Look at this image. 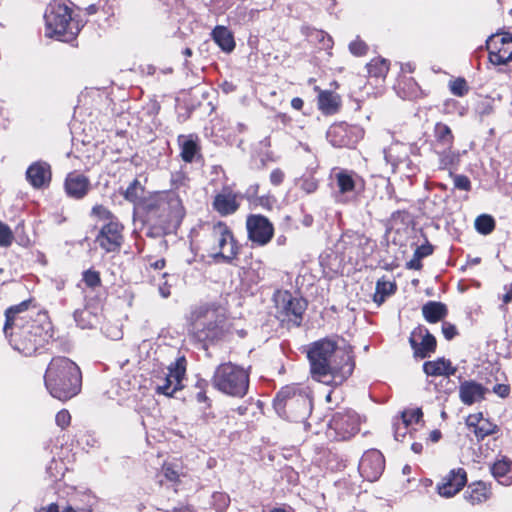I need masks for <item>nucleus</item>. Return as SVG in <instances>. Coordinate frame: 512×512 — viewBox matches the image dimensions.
Returning <instances> with one entry per match:
<instances>
[{
    "instance_id": "24",
    "label": "nucleus",
    "mask_w": 512,
    "mask_h": 512,
    "mask_svg": "<svg viewBox=\"0 0 512 512\" xmlns=\"http://www.w3.org/2000/svg\"><path fill=\"white\" fill-rule=\"evenodd\" d=\"M299 394L302 395V400L300 401V397L294 396L291 400L284 402L283 404H280L283 406V411H276L279 415L285 416V417H292V416H304L306 412L308 411L311 399L309 397V392L307 387L302 386V388L299 390Z\"/></svg>"
},
{
    "instance_id": "12",
    "label": "nucleus",
    "mask_w": 512,
    "mask_h": 512,
    "mask_svg": "<svg viewBox=\"0 0 512 512\" xmlns=\"http://www.w3.org/2000/svg\"><path fill=\"white\" fill-rule=\"evenodd\" d=\"M364 131L357 125L347 122H335L331 124L326 132L328 142L335 148H355L363 138Z\"/></svg>"
},
{
    "instance_id": "30",
    "label": "nucleus",
    "mask_w": 512,
    "mask_h": 512,
    "mask_svg": "<svg viewBox=\"0 0 512 512\" xmlns=\"http://www.w3.org/2000/svg\"><path fill=\"white\" fill-rule=\"evenodd\" d=\"M396 93L404 100H417L423 97V91L417 81L410 76H400L395 85Z\"/></svg>"
},
{
    "instance_id": "53",
    "label": "nucleus",
    "mask_w": 512,
    "mask_h": 512,
    "mask_svg": "<svg viewBox=\"0 0 512 512\" xmlns=\"http://www.w3.org/2000/svg\"><path fill=\"white\" fill-rule=\"evenodd\" d=\"M14 241V233L10 226L0 220V247L8 248Z\"/></svg>"
},
{
    "instance_id": "41",
    "label": "nucleus",
    "mask_w": 512,
    "mask_h": 512,
    "mask_svg": "<svg viewBox=\"0 0 512 512\" xmlns=\"http://www.w3.org/2000/svg\"><path fill=\"white\" fill-rule=\"evenodd\" d=\"M161 475L166 482L171 483L173 486H178L181 483V468L171 462H164L160 470Z\"/></svg>"
},
{
    "instance_id": "49",
    "label": "nucleus",
    "mask_w": 512,
    "mask_h": 512,
    "mask_svg": "<svg viewBox=\"0 0 512 512\" xmlns=\"http://www.w3.org/2000/svg\"><path fill=\"white\" fill-rule=\"evenodd\" d=\"M423 412L421 408L404 410L401 413V422L404 428H407L412 423H419L422 420Z\"/></svg>"
},
{
    "instance_id": "16",
    "label": "nucleus",
    "mask_w": 512,
    "mask_h": 512,
    "mask_svg": "<svg viewBox=\"0 0 512 512\" xmlns=\"http://www.w3.org/2000/svg\"><path fill=\"white\" fill-rule=\"evenodd\" d=\"M409 344L413 350V356L420 359L430 357L437 349L435 336L423 325H418L412 330Z\"/></svg>"
},
{
    "instance_id": "39",
    "label": "nucleus",
    "mask_w": 512,
    "mask_h": 512,
    "mask_svg": "<svg viewBox=\"0 0 512 512\" xmlns=\"http://www.w3.org/2000/svg\"><path fill=\"white\" fill-rule=\"evenodd\" d=\"M92 497L87 494L74 498L61 512H93Z\"/></svg>"
},
{
    "instance_id": "4",
    "label": "nucleus",
    "mask_w": 512,
    "mask_h": 512,
    "mask_svg": "<svg viewBox=\"0 0 512 512\" xmlns=\"http://www.w3.org/2000/svg\"><path fill=\"white\" fill-rule=\"evenodd\" d=\"M140 214L150 231L160 236L175 233L179 229L186 209L178 193L159 190L146 195Z\"/></svg>"
},
{
    "instance_id": "26",
    "label": "nucleus",
    "mask_w": 512,
    "mask_h": 512,
    "mask_svg": "<svg viewBox=\"0 0 512 512\" xmlns=\"http://www.w3.org/2000/svg\"><path fill=\"white\" fill-rule=\"evenodd\" d=\"M317 93V107L323 115L329 116L339 112L342 100L341 96L331 90H322L319 86L314 87Z\"/></svg>"
},
{
    "instance_id": "15",
    "label": "nucleus",
    "mask_w": 512,
    "mask_h": 512,
    "mask_svg": "<svg viewBox=\"0 0 512 512\" xmlns=\"http://www.w3.org/2000/svg\"><path fill=\"white\" fill-rule=\"evenodd\" d=\"M467 482V471L463 467H457L441 476L435 490L439 496L448 499L457 495L467 485Z\"/></svg>"
},
{
    "instance_id": "28",
    "label": "nucleus",
    "mask_w": 512,
    "mask_h": 512,
    "mask_svg": "<svg viewBox=\"0 0 512 512\" xmlns=\"http://www.w3.org/2000/svg\"><path fill=\"white\" fill-rule=\"evenodd\" d=\"M486 388L474 381L465 380L459 386V398L465 405H473L485 398Z\"/></svg>"
},
{
    "instance_id": "61",
    "label": "nucleus",
    "mask_w": 512,
    "mask_h": 512,
    "mask_svg": "<svg viewBox=\"0 0 512 512\" xmlns=\"http://www.w3.org/2000/svg\"><path fill=\"white\" fill-rule=\"evenodd\" d=\"M477 110L481 116H487L494 111V107L490 101L484 100L477 105Z\"/></svg>"
},
{
    "instance_id": "42",
    "label": "nucleus",
    "mask_w": 512,
    "mask_h": 512,
    "mask_svg": "<svg viewBox=\"0 0 512 512\" xmlns=\"http://www.w3.org/2000/svg\"><path fill=\"white\" fill-rule=\"evenodd\" d=\"M186 364L187 361L185 357L182 356L168 367L169 373L167 375L179 385H183L182 381L186 374Z\"/></svg>"
},
{
    "instance_id": "54",
    "label": "nucleus",
    "mask_w": 512,
    "mask_h": 512,
    "mask_svg": "<svg viewBox=\"0 0 512 512\" xmlns=\"http://www.w3.org/2000/svg\"><path fill=\"white\" fill-rule=\"evenodd\" d=\"M300 189L305 194L315 193L319 188V181L314 176H303L299 182Z\"/></svg>"
},
{
    "instance_id": "2",
    "label": "nucleus",
    "mask_w": 512,
    "mask_h": 512,
    "mask_svg": "<svg viewBox=\"0 0 512 512\" xmlns=\"http://www.w3.org/2000/svg\"><path fill=\"white\" fill-rule=\"evenodd\" d=\"M311 378L331 387L341 386L353 374L354 357L340 351L336 340L325 337L312 342L307 351Z\"/></svg>"
},
{
    "instance_id": "32",
    "label": "nucleus",
    "mask_w": 512,
    "mask_h": 512,
    "mask_svg": "<svg viewBox=\"0 0 512 512\" xmlns=\"http://www.w3.org/2000/svg\"><path fill=\"white\" fill-rule=\"evenodd\" d=\"M421 310L424 319L432 324L442 321L448 315L446 304L439 301H428Z\"/></svg>"
},
{
    "instance_id": "64",
    "label": "nucleus",
    "mask_w": 512,
    "mask_h": 512,
    "mask_svg": "<svg viewBox=\"0 0 512 512\" xmlns=\"http://www.w3.org/2000/svg\"><path fill=\"white\" fill-rule=\"evenodd\" d=\"M259 189L260 185L258 183L250 185L246 191L248 198L255 200L257 197H259Z\"/></svg>"
},
{
    "instance_id": "59",
    "label": "nucleus",
    "mask_w": 512,
    "mask_h": 512,
    "mask_svg": "<svg viewBox=\"0 0 512 512\" xmlns=\"http://www.w3.org/2000/svg\"><path fill=\"white\" fill-rule=\"evenodd\" d=\"M442 333L446 340H452L456 335H458V330L456 326L450 322L444 321L442 323Z\"/></svg>"
},
{
    "instance_id": "14",
    "label": "nucleus",
    "mask_w": 512,
    "mask_h": 512,
    "mask_svg": "<svg viewBox=\"0 0 512 512\" xmlns=\"http://www.w3.org/2000/svg\"><path fill=\"white\" fill-rule=\"evenodd\" d=\"M124 225L117 219L104 223L98 235L96 242L107 253L118 252L124 243Z\"/></svg>"
},
{
    "instance_id": "23",
    "label": "nucleus",
    "mask_w": 512,
    "mask_h": 512,
    "mask_svg": "<svg viewBox=\"0 0 512 512\" xmlns=\"http://www.w3.org/2000/svg\"><path fill=\"white\" fill-rule=\"evenodd\" d=\"M332 176L336 184L337 194L340 196L353 193L359 182L364 186L363 178L353 170L335 168Z\"/></svg>"
},
{
    "instance_id": "21",
    "label": "nucleus",
    "mask_w": 512,
    "mask_h": 512,
    "mask_svg": "<svg viewBox=\"0 0 512 512\" xmlns=\"http://www.w3.org/2000/svg\"><path fill=\"white\" fill-rule=\"evenodd\" d=\"M90 188V179L77 171L68 173L64 180L66 195L75 200L83 199L89 193Z\"/></svg>"
},
{
    "instance_id": "48",
    "label": "nucleus",
    "mask_w": 512,
    "mask_h": 512,
    "mask_svg": "<svg viewBox=\"0 0 512 512\" xmlns=\"http://www.w3.org/2000/svg\"><path fill=\"white\" fill-rule=\"evenodd\" d=\"M450 92L457 97H464L468 94L470 87L463 77L449 81Z\"/></svg>"
},
{
    "instance_id": "47",
    "label": "nucleus",
    "mask_w": 512,
    "mask_h": 512,
    "mask_svg": "<svg viewBox=\"0 0 512 512\" xmlns=\"http://www.w3.org/2000/svg\"><path fill=\"white\" fill-rule=\"evenodd\" d=\"M183 385L174 382L168 375L163 379V383L158 385L156 392L168 397H172L177 391L183 389Z\"/></svg>"
},
{
    "instance_id": "55",
    "label": "nucleus",
    "mask_w": 512,
    "mask_h": 512,
    "mask_svg": "<svg viewBox=\"0 0 512 512\" xmlns=\"http://www.w3.org/2000/svg\"><path fill=\"white\" fill-rule=\"evenodd\" d=\"M14 241L23 248H30L33 241L29 235L24 231V224L20 223L16 227V234H14Z\"/></svg>"
},
{
    "instance_id": "31",
    "label": "nucleus",
    "mask_w": 512,
    "mask_h": 512,
    "mask_svg": "<svg viewBox=\"0 0 512 512\" xmlns=\"http://www.w3.org/2000/svg\"><path fill=\"white\" fill-rule=\"evenodd\" d=\"M145 186L138 178L129 183L127 188L121 192L126 201L132 203L139 212L142 210V203L146 200Z\"/></svg>"
},
{
    "instance_id": "38",
    "label": "nucleus",
    "mask_w": 512,
    "mask_h": 512,
    "mask_svg": "<svg viewBox=\"0 0 512 512\" xmlns=\"http://www.w3.org/2000/svg\"><path fill=\"white\" fill-rule=\"evenodd\" d=\"M434 137L437 145L441 146L443 149L453 147L454 135L447 124L437 122L434 126Z\"/></svg>"
},
{
    "instance_id": "58",
    "label": "nucleus",
    "mask_w": 512,
    "mask_h": 512,
    "mask_svg": "<svg viewBox=\"0 0 512 512\" xmlns=\"http://www.w3.org/2000/svg\"><path fill=\"white\" fill-rule=\"evenodd\" d=\"M208 383L205 379H200L196 382V387L199 391L196 394V400L200 403L207 402L209 399L206 394Z\"/></svg>"
},
{
    "instance_id": "62",
    "label": "nucleus",
    "mask_w": 512,
    "mask_h": 512,
    "mask_svg": "<svg viewBox=\"0 0 512 512\" xmlns=\"http://www.w3.org/2000/svg\"><path fill=\"white\" fill-rule=\"evenodd\" d=\"M510 385L508 384H496L493 387V392L501 398H507L510 394Z\"/></svg>"
},
{
    "instance_id": "11",
    "label": "nucleus",
    "mask_w": 512,
    "mask_h": 512,
    "mask_svg": "<svg viewBox=\"0 0 512 512\" xmlns=\"http://www.w3.org/2000/svg\"><path fill=\"white\" fill-rule=\"evenodd\" d=\"M247 239L257 247L268 245L275 235L273 222L263 214H248L245 221Z\"/></svg>"
},
{
    "instance_id": "9",
    "label": "nucleus",
    "mask_w": 512,
    "mask_h": 512,
    "mask_svg": "<svg viewBox=\"0 0 512 512\" xmlns=\"http://www.w3.org/2000/svg\"><path fill=\"white\" fill-rule=\"evenodd\" d=\"M209 242L214 259L232 264L240 254L241 245L236 239L232 229L224 221H217L210 226Z\"/></svg>"
},
{
    "instance_id": "51",
    "label": "nucleus",
    "mask_w": 512,
    "mask_h": 512,
    "mask_svg": "<svg viewBox=\"0 0 512 512\" xmlns=\"http://www.w3.org/2000/svg\"><path fill=\"white\" fill-rule=\"evenodd\" d=\"M349 51L355 57L366 56L369 52L368 44L357 36L353 41L349 43Z\"/></svg>"
},
{
    "instance_id": "60",
    "label": "nucleus",
    "mask_w": 512,
    "mask_h": 512,
    "mask_svg": "<svg viewBox=\"0 0 512 512\" xmlns=\"http://www.w3.org/2000/svg\"><path fill=\"white\" fill-rule=\"evenodd\" d=\"M270 182L274 186H279L284 182L285 173L280 168H275L272 170L269 176Z\"/></svg>"
},
{
    "instance_id": "1",
    "label": "nucleus",
    "mask_w": 512,
    "mask_h": 512,
    "mask_svg": "<svg viewBox=\"0 0 512 512\" xmlns=\"http://www.w3.org/2000/svg\"><path fill=\"white\" fill-rule=\"evenodd\" d=\"M3 333L11 348L25 357L45 352L54 340V325L34 297L6 308Z\"/></svg>"
},
{
    "instance_id": "17",
    "label": "nucleus",
    "mask_w": 512,
    "mask_h": 512,
    "mask_svg": "<svg viewBox=\"0 0 512 512\" xmlns=\"http://www.w3.org/2000/svg\"><path fill=\"white\" fill-rule=\"evenodd\" d=\"M242 196L235 192L230 186H223L217 192L211 202V207L221 217H228L235 214L241 206Z\"/></svg>"
},
{
    "instance_id": "7",
    "label": "nucleus",
    "mask_w": 512,
    "mask_h": 512,
    "mask_svg": "<svg viewBox=\"0 0 512 512\" xmlns=\"http://www.w3.org/2000/svg\"><path fill=\"white\" fill-rule=\"evenodd\" d=\"M211 383L223 394L243 398L249 389V372L232 362L221 363L216 367Z\"/></svg>"
},
{
    "instance_id": "8",
    "label": "nucleus",
    "mask_w": 512,
    "mask_h": 512,
    "mask_svg": "<svg viewBox=\"0 0 512 512\" xmlns=\"http://www.w3.org/2000/svg\"><path fill=\"white\" fill-rule=\"evenodd\" d=\"M275 317L287 328L301 326L308 301L289 290H276L273 294Z\"/></svg>"
},
{
    "instance_id": "46",
    "label": "nucleus",
    "mask_w": 512,
    "mask_h": 512,
    "mask_svg": "<svg viewBox=\"0 0 512 512\" xmlns=\"http://www.w3.org/2000/svg\"><path fill=\"white\" fill-rule=\"evenodd\" d=\"M82 281L89 289H96L102 285L100 272L92 268L83 271Z\"/></svg>"
},
{
    "instance_id": "25",
    "label": "nucleus",
    "mask_w": 512,
    "mask_h": 512,
    "mask_svg": "<svg viewBox=\"0 0 512 512\" xmlns=\"http://www.w3.org/2000/svg\"><path fill=\"white\" fill-rule=\"evenodd\" d=\"M422 370L427 377L435 379L454 376L457 372V367L453 365L450 359L438 357L434 360L425 361L422 365Z\"/></svg>"
},
{
    "instance_id": "37",
    "label": "nucleus",
    "mask_w": 512,
    "mask_h": 512,
    "mask_svg": "<svg viewBox=\"0 0 512 512\" xmlns=\"http://www.w3.org/2000/svg\"><path fill=\"white\" fill-rule=\"evenodd\" d=\"M366 68L369 77L385 79L390 70V62L382 57H374L366 64Z\"/></svg>"
},
{
    "instance_id": "33",
    "label": "nucleus",
    "mask_w": 512,
    "mask_h": 512,
    "mask_svg": "<svg viewBox=\"0 0 512 512\" xmlns=\"http://www.w3.org/2000/svg\"><path fill=\"white\" fill-rule=\"evenodd\" d=\"M214 42L222 51L230 53L235 49V40L232 32L225 26L217 25L211 33Z\"/></svg>"
},
{
    "instance_id": "10",
    "label": "nucleus",
    "mask_w": 512,
    "mask_h": 512,
    "mask_svg": "<svg viewBox=\"0 0 512 512\" xmlns=\"http://www.w3.org/2000/svg\"><path fill=\"white\" fill-rule=\"evenodd\" d=\"M360 430V419L356 412L345 410L332 415L328 423L327 434L335 441H346Z\"/></svg>"
},
{
    "instance_id": "56",
    "label": "nucleus",
    "mask_w": 512,
    "mask_h": 512,
    "mask_svg": "<svg viewBox=\"0 0 512 512\" xmlns=\"http://www.w3.org/2000/svg\"><path fill=\"white\" fill-rule=\"evenodd\" d=\"M145 260L148 263V266H146V271H149L152 269V270L161 272L166 267V259L163 257L154 259L153 256L148 255L145 257Z\"/></svg>"
},
{
    "instance_id": "50",
    "label": "nucleus",
    "mask_w": 512,
    "mask_h": 512,
    "mask_svg": "<svg viewBox=\"0 0 512 512\" xmlns=\"http://www.w3.org/2000/svg\"><path fill=\"white\" fill-rule=\"evenodd\" d=\"M189 182V177L186 172L180 170L171 174L170 178V189L175 193L183 187H187Z\"/></svg>"
},
{
    "instance_id": "36",
    "label": "nucleus",
    "mask_w": 512,
    "mask_h": 512,
    "mask_svg": "<svg viewBox=\"0 0 512 512\" xmlns=\"http://www.w3.org/2000/svg\"><path fill=\"white\" fill-rule=\"evenodd\" d=\"M397 290V285L393 281H388L385 277L378 279L376 282L375 293L373 295V301L381 306L387 297L393 295Z\"/></svg>"
},
{
    "instance_id": "19",
    "label": "nucleus",
    "mask_w": 512,
    "mask_h": 512,
    "mask_svg": "<svg viewBox=\"0 0 512 512\" xmlns=\"http://www.w3.org/2000/svg\"><path fill=\"white\" fill-rule=\"evenodd\" d=\"M465 424L478 442L500 431L499 426L489 418L484 417L482 412L469 414L466 417Z\"/></svg>"
},
{
    "instance_id": "27",
    "label": "nucleus",
    "mask_w": 512,
    "mask_h": 512,
    "mask_svg": "<svg viewBox=\"0 0 512 512\" xmlns=\"http://www.w3.org/2000/svg\"><path fill=\"white\" fill-rule=\"evenodd\" d=\"M494 479L503 486L512 485V459L506 455L498 456L490 466Z\"/></svg>"
},
{
    "instance_id": "3",
    "label": "nucleus",
    "mask_w": 512,
    "mask_h": 512,
    "mask_svg": "<svg viewBox=\"0 0 512 512\" xmlns=\"http://www.w3.org/2000/svg\"><path fill=\"white\" fill-rule=\"evenodd\" d=\"M187 323L190 339L204 350L231 334L228 310L216 301L192 307Z\"/></svg>"
},
{
    "instance_id": "34",
    "label": "nucleus",
    "mask_w": 512,
    "mask_h": 512,
    "mask_svg": "<svg viewBox=\"0 0 512 512\" xmlns=\"http://www.w3.org/2000/svg\"><path fill=\"white\" fill-rule=\"evenodd\" d=\"M302 384L300 383H292L283 386L276 394L273 400V407L276 411H283V406L280 404L286 403L291 400L294 396L300 397V401L302 400V395L299 394V390L302 388Z\"/></svg>"
},
{
    "instance_id": "18",
    "label": "nucleus",
    "mask_w": 512,
    "mask_h": 512,
    "mask_svg": "<svg viewBox=\"0 0 512 512\" xmlns=\"http://www.w3.org/2000/svg\"><path fill=\"white\" fill-rule=\"evenodd\" d=\"M385 469V458L377 449L367 450L361 457L358 470L360 475L369 482L379 479Z\"/></svg>"
},
{
    "instance_id": "35",
    "label": "nucleus",
    "mask_w": 512,
    "mask_h": 512,
    "mask_svg": "<svg viewBox=\"0 0 512 512\" xmlns=\"http://www.w3.org/2000/svg\"><path fill=\"white\" fill-rule=\"evenodd\" d=\"M434 253V246L426 240L424 244L417 246L412 258L406 263V268L420 271L423 268L422 259Z\"/></svg>"
},
{
    "instance_id": "6",
    "label": "nucleus",
    "mask_w": 512,
    "mask_h": 512,
    "mask_svg": "<svg viewBox=\"0 0 512 512\" xmlns=\"http://www.w3.org/2000/svg\"><path fill=\"white\" fill-rule=\"evenodd\" d=\"M44 20L45 35L64 42L75 40L82 28L73 16V9L62 1L55 0L47 6Z\"/></svg>"
},
{
    "instance_id": "22",
    "label": "nucleus",
    "mask_w": 512,
    "mask_h": 512,
    "mask_svg": "<svg viewBox=\"0 0 512 512\" xmlns=\"http://www.w3.org/2000/svg\"><path fill=\"white\" fill-rule=\"evenodd\" d=\"M177 142L180 148V157L185 163L203 159L200 138L197 134L179 135Z\"/></svg>"
},
{
    "instance_id": "44",
    "label": "nucleus",
    "mask_w": 512,
    "mask_h": 512,
    "mask_svg": "<svg viewBox=\"0 0 512 512\" xmlns=\"http://www.w3.org/2000/svg\"><path fill=\"white\" fill-rule=\"evenodd\" d=\"M429 385H433L434 390L437 393H442L449 395L455 389V383L451 380V376L441 377L439 381H435L434 379L428 380Z\"/></svg>"
},
{
    "instance_id": "29",
    "label": "nucleus",
    "mask_w": 512,
    "mask_h": 512,
    "mask_svg": "<svg viewBox=\"0 0 512 512\" xmlns=\"http://www.w3.org/2000/svg\"><path fill=\"white\" fill-rule=\"evenodd\" d=\"M492 496L491 484L484 481H474L467 485L464 493L465 500L471 505H479Z\"/></svg>"
},
{
    "instance_id": "52",
    "label": "nucleus",
    "mask_w": 512,
    "mask_h": 512,
    "mask_svg": "<svg viewBox=\"0 0 512 512\" xmlns=\"http://www.w3.org/2000/svg\"><path fill=\"white\" fill-rule=\"evenodd\" d=\"M449 176L453 179L455 189L466 192H470L472 190V183L468 176L464 174H455L453 171H450Z\"/></svg>"
},
{
    "instance_id": "43",
    "label": "nucleus",
    "mask_w": 512,
    "mask_h": 512,
    "mask_svg": "<svg viewBox=\"0 0 512 512\" xmlns=\"http://www.w3.org/2000/svg\"><path fill=\"white\" fill-rule=\"evenodd\" d=\"M474 225L478 233L488 235L494 231L496 223L491 215L482 214L475 219Z\"/></svg>"
},
{
    "instance_id": "57",
    "label": "nucleus",
    "mask_w": 512,
    "mask_h": 512,
    "mask_svg": "<svg viewBox=\"0 0 512 512\" xmlns=\"http://www.w3.org/2000/svg\"><path fill=\"white\" fill-rule=\"evenodd\" d=\"M55 422L61 429H65L71 424V414L67 409H62L57 412Z\"/></svg>"
},
{
    "instance_id": "13",
    "label": "nucleus",
    "mask_w": 512,
    "mask_h": 512,
    "mask_svg": "<svg viewBox=\"0 0 512 512\" xmlns=\"http://www.w3.org/2000/svg\"><path fill=\"white\" fill-rule=\"evenodd\" d=\"M489 61L496 66L506 65L512 61V35L498 33L486 41Z\"/></svg>"
},
{
    "instance_id": "45",
    "label": "nucleus",
    "mask_w": 512,
    "mask_h": 512,
    "mask_svg": "<svg viewBox=\"0 0 512 512\" xmlns=\"http://www.w3.org/2000/svg\"><path fill=\"white\" fill-rule=\"evenodd\" d=\"M91 216L105 223L119 219L110 209L102 204H96L92 207Z\"/></svg>"
},
{
    "instance_id": "20",
    "label": "nucleus",
    "mask_w": 512,
    "mask_h": 512,
    "mask_svg": "<svg viewBox=\"0 0 512 512\" xmlns=\"http://www.w3.org/2000/svg\"><path fill=\"white\" fill-rule=\"evenodd\" d=\"M26 179L35 189L47 188L52 180V170L49 163L35 161L26 170Z\"/></svg>"
},
{
    "instance_id": "40",
    "label": "nucleus",
    "mask_w": 512,
    "mask_h": 512,
    "mask_svg": "<svg viewBox=\"0 0 512 512\" xmlns=\"http://www.w3.org/2000/svg\"><path fill=\"white\" fill-rule=\"evenodd\" d=\"M439 155V169L453 171L460 163V155L458 152L453 151L452 148H444L443 151L438 152Z\"/></svg>"
},
{
    "instance_id": "63",
    "label": "nucleus",
    "mask_w": 512,
    "mask_h": 512,
    "mask_svg": "<svg viewBox=\"0 0 512 512\" xmlns=\"http://www.w3.org/2000/svg\"><path fill=\"white\" fill-rule=\"evenodd\" d=\"M257 205L265 208V209H268V210H271L272 209V204H271V197L270 196H259L257 197L255 200Z\"/></svg>"
},
{
    "instance_id": "5",
    "label": "nucleus",
    "mask_w": 512,
    "mask_h": 512,
    "mask_svg": "<svg viewBox=\"0 0 512 512\" xmlns=\"http://www.w3.org/2000/svg\"><path fill=\"white\" fill-rule=\"evenodd\" d=\"M44 385L53 398L66 402L81 392V369L68 357L54 356L45 370Z\"/></svg>"
}]
</instances>
